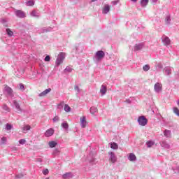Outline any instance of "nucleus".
Here are the masks:
<instances>
[{
	"label": "nucleus",
	"mask_w": 179,
	"mask_h": 179,
	"mask_svg": "<svg viewBox=\"0 0 179 179\" xmlns=\"http://www.w3.org/2000/svg\"><path fill=\"white\" fill-rule=\"evenodd\" d=\"M149 3V0H141V5L142 6H146Z\"/></svg>",
	"instance_id": "nucleus-25"
},
{
	"label": "nucleus",
	"mask_w": 179,
	"mask_h": 179,
	"mask_svg": "<svg viewBox=\"0 0 179 179\" xmlns=\"http://www.w3.org/2000/svg\"><path fill=\"white\" fill-rule=\"evenodd\" d=\"M87 122H86V117L83 116V118L80 120V124L82 128H86V124Z\"/></svg>",
	"instance_id": "nucleus-12"
},
{
	"label": "nucleus",
	"mask_w": 179,
	"mask_h": 179,
	"mask_svg": "<svg viewBox=\"0 0 179 179\" xmlns=\"http://www.w3.org/2000/svg\"><path fill=\"white\" fill-rule=\"evenodd\" d=\"M19 143H20V145H24V143H26V140L25 139H20L19 141Z\"/></svg>",
	"instance_id": "nucleus-39"
},
{
	"label": "nucleus",
	"mask_w": 179,
	"mask_h": 179,
	"mask_svg": "<svg viewBox=\"0 0 179 179\" xmlns=\"http://www.w3.org/2000/svg\"><path fill=\"white\" fill-rule=\"evenodd\" d=\"M91 114H96L97 113V108L94 106H92L90 109Z\"/></svg>",
	"instance_id": "nucleus-23"
},
{
	"label": "nucleus",
	"mask_w": 179,
	"mask_h": 179,
	"mask_svg": "<svg viewBox=\"0 0 179 179\" xmlns=\"http://www.w3.org/2000/svg\"><path fill=\"white\" fill-rule=\"evenodd\" d=\"M5 94H6L8 97H10L11 99L15 96L13 94V90H6Z\"/></svg>",
	"instance_id": "nucleus-13"
},
{
	"label": "nucleus",
	"mask_w": 179,
	"mask_h": 179,
	"mask_svg": "<svg viewBox=\"0 0 179 179\" xmlns=\"http://www.w3.org/2000/svg\"><path fill=\"white\" fill-rule=\"evenodd\" d=\"M30 129H31L30 125H26L22 128V131H30Z\"/></svg>",
	"instance_id": "nucleus-32"
},
{
	"label": "nucleus",
	"mask_w": 179,
	"mask_h": 179,
	"mask_svg": "<svg viewBox=\"0 0 179 179\" xmlns=\"http://www.w3.org/2000/svg\"><path fill=\"white\" fill-rule=\"evenodd\" d=\"M34 5V0H30L27 3V6H33Z\"/></svg>",
	"instance_id": "nucleus-34"
},
{
	"label": "nucleus",
	"mask_w": 179,
	"mask_h": 179,
	"mask_svg": "<svg viewBox=\"0 0 179 179\" xmlns=\"http://www.w3.org/2000/svg\"><path fill=\"white\" fill-rule=\"evenodd\" d=\"M16 16H17V17H26V14L24 13V12L20 10H17L16 12Z\"/></svg>",
	"instance_id": "nucleus-8"
},
{
	"label": "nucleus",
	"mask_w": 179,
	"mask_h": 179,
	"mask_svg": "<svg viewBox=\"0 0 179 179\" xmlns=\"http://www.w3.org/2000/svg\"><path fill=\"white\" fill-rule=\"evenodd\" d=\"M162 85L161 83H157L155 85V90H162Z\"/></svg>",
	"instance_id": "nucleus-18"
},
{
	"label": "nucleus",
	"mask_w": 179,
	"mask_h": 179,
	"mask_svg": "<svg viewBox=\"0 0 179 179\" xmlns=\"http://www.w3.org/2000/svg\"><path fill=\"white\" fill-rule=\"evenodd\" d=\"M165 73L167 74V75H170L171 73V69H166L165 70Z\"/></svg>",
	"instance_id": "nucleus-44"
},
{
	"label": "nucleus",
	"mask_w": 179,
	"mask_h": 179,
	"mask_svg": "<svg viewBox=\"0 0 179 179\" xmlns=\"http://www.w3.org/2000/svg\"><path fill=\"white\" fill-rule=\"evenodd\" d=\"M13 105L15 106L16 110H17V111H20V113H22V108H20V105L19 104L18 102L16 101V100H14L13 101Z\"/></svg>",
	"instance_id": "nucleus-11"
},
{
	"label": "nucleus",
	"mask_w": 179,
	"mask_h": 179,
	"mask_svg": "<svg viewBox=\"0 0 179 179\" xmlns=\"http://www.w3.org/2000/svg\"><path fill=\"white\" fill-rule=\"evenodd\" d=\"M3 110H4L5 111H9V107H8V105H3Z\"/></svg>",
	"instance_id": "nucleus-38"
},
{
	"label": "nucleus",
	"mask_w": 179,
	"mask_h": 179,
	"mask_svg": "<svg viewBox=\"0 0 179 179\" xmlns=\"http://www.w3.org/2000/svg\"><path fill=\"white\" fill-rule=\"evenodd\" d=\"M159 143L162 148H164V149H170V145L168 144V143L166 141H160Z\"/></svg>",
	"instance_id": "nucleus-9"
},
{
	"label": "nucleus",
	"mask_w": 179,
	"mask_h": 179,
	"mask_svg": "<svg viewBox=\"0 0 179 179\" xmlns=\"http://www.w3.org/2000/svg\"><path fill=\"white\" fill-rule=\"evenodd\" d=\"M142 48H143L142 44L136 45L134 46V51H139L140 50H142Z\"/></svg>",
	"instance_id": "nucleus-19"
},
{
	"label": "nucleus",
	"mask_w": 179,
	"mask_h": 179,
	"mask_svg": "<svg viewBox=\"0 0 179 179\" xmlns=\"http://www.w3.org/2000/svg\"><path fill=\"white\" fill-rule=\"evenodd\" d=\"M132 2H136L138 0H131Z\"/></svg>",
	"instance_id": "nucleus-54"
},
{
	"label": "nucleus",
	"mask_w": 179,
	"mask_h": 179,
	"mask_svg": "<svg viewBox=\"0 0 179 179\" xmlns=\"http://www.w3.org/2000/svg\"><path fill=\"white\" fill-rule=\"evenodd\" d=\"M55 132V131L54 130V129H52V128L48 129L45 132V136L46 138H50V136H52V135H54Z\"/></svg>",
	"instance_id": "nucleus-4"
},
{
	"label": "nucleus",
	"mask_w": 179,
	"mask_h": 179,
	"mask_svg": "<svg viewBox=\"0 0 179 179\" xmlns=\"http://www.w3.org/2000/svg\"><path fill=\"white\" fill-rule=\"evenodd\" d=\"M143 71H145V72H148V71L150 69V66H149V64H145V66H143Z\"/></svg>",
	"instance_id": "nucleus-30"
},
{
	"label": "nucleus",
	"mask_w": 179,
	"mask_h": 179,
	"mask_svg": "<svg viewBox=\"0 0 179 179\" xmlns=\"http://www.w3.org/2000/svg\"><path fill=\"white\" fill-rule=\"evenodd\" d=\"M50 59H51V57H50L48 55L45 57V61L46 62H50Z\"/></svg>",
	"instance_id": "nucleus-41"
},
{
	"label": "nucleus",
	"mask_w": 179,
	"mask_h": 179,
	"mask_svg": "<svg viewBox=\"0 0 179 179\" xmlns=\"http://www.w3.org/2000/svg\"><path fill=\"white\" fill-rule=\"evenodd\" d=\"M126 103H127V104H131V99H126L125 101Z\"/></svg>",
	"instance_id": "nucleus-50"
},
{
	"label": "nucleus",
	"mask_w": 179,
	"mask_h": 179,
	"mask_svg": "<svg viewBox=\"0 0 179 179\" xmlns=\"http://www.w3.org/2000/svg\"><path fill=\"white\" fill-rule=\"evenodd\" d=\"M108 12H110V6H108V4H106L103 9V13L106 15V13H108Z\"/></svg>",
	"instance_id": "nucleus-14"
},
{
	"label": "nucleus",
	"mask_w": 179,
	"mask_h": 179,
	"mask_svg": "<svg viewBox=\"0 0 179 179\" xmlns=\"http://www.w3.org/2000/svg\"><path fill=\"white\" fill-rule=\"evenodd\" d=\"M64 111H66V113H69V111H71V107L69 106V105H64Z\"/></svg>",
	"instance_id": "nucleus-28"
},
{
	"label": "nucleus",
	"mask_w": 179,
	"mask_h": 179,
	"mask_svg": "<svg viewBox=\"0 0 179 179\" xmlns=\"http://www.w3.org/2000/svg\"><path fill=\"white\" fill-rule=\"evenodd\" d=\"M110 148H111V149H114V150L118 149V144L113 142L110 144Z\"/></svg>",
	"instance_id": "nucleus-26"
},
{
	"label": "nucleus",
	"mask_w": 179,
	"mask_h": 179,
	"mask_svg": "<svg viewBox=\"0 0 179 179\" xmlns=\"http://www.w3.org/2000/svg\"><path fill=\"white\" fill-rule=\"evenodd\" d=\"M153 2H157V0H152Z\"/></svg>",
	"instance_id": "nucleus-55"
},
{
	"label": "nucleus",
	"mask_w": 179,
	"mask_h": 179,
	"mask_svg": "<svg viewBox=\"0 0 179 179\" xmlns=\"http://www.w3.org/2000/svg\"><path fill=\"white\" fill-rule=\"evenodd\" d=\"M46 179H48V178H46Z\"/></svg>",
	"instance_id": "nucleus-58"
},
{
	"label": "nucleus",
	"mask_w": 179,
	"mask_h": 179,
	"mask_svg": "<svg viewBox=\"0 0 179 179\" xmlns=\"http://www.w3.org/2000/svg\"><path fill=\"white\" fill-rule=\"evenodd\" d=\"M146 145H147L148 148H152V146H153V145H155V142H153L152 141H147Z\"/></svg>",
	"instance_id": "nucleus-27"
},
{
	"label": "nucleus",
	"mask_w": 179,
	"mask_h": 179,
	"mask_svg": "<svg viewBox=\"0 0 179 179\" xmlns=\"http://www.w3.org/2000/svg\"><path fill=\"white\" fill-rule=\"evenodd\" d=\"M118 2H120V1L117 0V1H112L113 5H117V3H118Z\"/></svg>",
	"instance_id": "nucleus-48"
},
{
	"label": "nucleus",
	"mask_w": 179,
	"mask_h": 179,
	"mask_svg": "<svg viewBox=\"0 0 179 179\" xmlns=\"http://www.w3.org/2000/svg\"><path fill=\"white\" fill-rule=\"evenodd\" d=\"M172 170L174 171V173H179V166H176V168H172Z\"/></svg>",
	"instance_id": "nucleus-37"
},
{
	"label": "nucleus",
	"mask_w": 179,
	"mask_h": 179,
	"mask_svg": "<svg viewBox=\"0 0 179 179\" xmlns=\"http://www.w3.org/2000/svg\"><path fill=\"white\" fill-rule=\"evenodd\" d=\"M57 145L58 143L56 141H52L49 142L50 148H55V146H57Z\"/></svg>",
	"instance_id": "nucleus-20"
},
{
	"label": "nucleus",
	"mask_w": 179,
	"mask_h": 179,
	"mask_svg": "<svg viewBox=\"0 0 179 179\" xmlns=\"http://www.w3.org/2000/svg\"><path fill=\"white\" fill-rule=\"evenodd\" d=\"M48 90H51V89H49Z\"/></svg>",
	"instance_id": "nucleus-57"
},
{
	"label": "nucleus",
	"mask_w": 179,
	"mask_h": 179,
	"mask_svg": "<svg viewBox=\"0 0 179 179\" xmlns=\"http://www.w3.org/2000/svg\"><path fill=\"white\" fill-rule=\"evenodd\" d=\"M48 173H49L48 169H45V170L43 171V174L44 176H47L48 174Z\"/></svg>",
	"instance_id": "nucleus-42"
},
{
	"label": "nucleus",
	"mask_w": 179,
	"mask_h": 179,
	"mask_svg": "<svg viewBox=\"0 0 179 179\" xmlns=\"http://www.w3.org/2000/svg\"><path fill=\"white\" fill-rule=\"evenodd\" d=\"M53 122H58L59 121V116H55L52 119Z\"/></svg>",
	"instance_id": "nucleus-36"
},
{
	"label": "nucleus",
	"mask_w": 179,
	"mask_h": 179,
	"mask_svg": "<svg viewBox=\"0 0 179 179\" xmlns=\"http://www.w3.org/2000/svg\"><path fill=\"white\" fill-rule=\"evenodd\" d=\"M13 128V126L12 124L7 123L6 124L4 129H6V131H10V129H12Z\"/></svg>",
	"instance_id": "nucleus-21"
},
{
	"label": "nucleus",
	"mask_w": 179,
	"mask_h": 179,
	"mask_svg": "<svg viewBox=\"0 0 179 179\" xmlns=\"http://www.w3.org/2000/svg\"><path fill=\"white\" fill-rule=\"evenodd\" d=\"M173 113L178 116L179 117V109L178 108H173Z\"/></svg>",
	"instance_id": "nucleus-33"
},
{
	"label": "nucleus",
	"mask_w": 179,
	"mask_h": 179,
	"mask_svg": "<svg viewBox=\"0 0 179 179\" xmlns=\"http://www.w3.org/2000/svg\"><path fill=\"white\" fill-rule=\"evenodd\" d=\"M128 160L130 162H136V155L134 153H130L128 157Z\"/></svg>",
	"instance_id": "nucleus-10"
},
{
	"label": "nucleus",
	"mask_w": 179,
	"mask_h": 179,
	"mask_svg": "<svg viewBox=\"0 0 179 179\" xmlns=\"http://www.w3.org/2000/svg\"><path fill=\"white\" fill-rule=\"evenodd\" d=\"M19 89H20V90H24V85L23 84H20L19 85Z\"/></svg>",
	"instance_id": "nucleus-43"
},
{
	"label": "nucleus",
	"mask_w": 179,
	"mask_h": 179,
	"mask_svg": "<svg viewBox=\"0 0 179 179\" xmlns=\"http://www.w3.org/2000/svg\"><path fill=\"white\" fill-rule=\"evenodd\" d=\"M31 15H32V16H36V11H32L31 13Z\"/></svg>",
	"instance_id": "nucleus-52"
},
{
	"label": "nucleus",
	"mask_w": 179,
	"mask_h": 179,
	"mask_svg": "<svg viewBox=\"0 0 179 179\" xmlns=\"http://www.w3.org/2000/svg\"><path fill=\"white\" fill-rule=\"evenodd\" d=\"M137 121L141 127H145V125H148V119L143 115L138 117Z\"/></svg>",
	"instance_id": "nucleus-3"
},
{
	"label": "nucleus",
	"mask_w": 179,
	"mask_h": 179,
	"mask_svg": "<svg viewBox=\"0 0 179 179\" xmlns=\"http://www.w3.org/2000/svg\"><path fill=\"white\" fill-rule=\"evenodd\" d=\"M6 142H8V138H6V137H2L1 138L0 145H6Z\"/></svg>",
	"instance_id": "nucleus-24"
},
{
	"label": "nucleus",
	"mask_w": 179,
	"mask_h": 179,
	"mask_svg": "<svg viewBox=\"0 0 179 179\" xmlns=\"http://www.w3.org/2000/svg\"><path fill=\"white\" fill-rule=\"evenodd\" d=\"M62 127L64 128V129H68V128H69V124H68L66 122H63L62 124Z\"/></svg>",
	"instance_id": "nucleus-31"
},
{
	"label": "nucleus",
	"mask_w": 179,
	"mask_h": 179,
	"mask_svg": "<svg viewBox=\"0 0 179 179\" xmlns=\"http://www.w3.org/2000/svg\"><path fill=\"white\" fill-rule=\"evenodd\" d=\"M101 90H107V87H106V85H103Z\"/></svg>",
	"instance_id": "nucleus-49"
},
{
	"label": "nucleus",
	"mask_w": 179,
	"mask_h": 179,
	"mask_svg": "<svg viewBox=\"0 0 179 179\" xmlns=\"http://www.w3.org/2000/svg\"><path fill=\"white\" fill-rule=\"evenodd\" d=\"M24 177V175L23 173H20L15 176V179H22Z\"/></svg>",
	"instance_id": "nucleus-35"
},
{
	"label": "nucleus",
	"mask_w": 179,
	"mask_h": 179,
	"mask_svg": "<svg viewBox=\"0 0 179 179\" xmlns=\"http://www.w3.org/2000/svg\"><path fill=\"white\" fill-rule=\"evenodd\" d=\"M36 162H38L39 163H43V158L36 159Z\"/></svg>",
	"instance_id": "nucleus-47"
},
{
	"label": "nucleus",
	"mask_w": 179,
	"mask_h": 179,
	"mask_svg": "<svg viewBox=\"0 0 179 179\" xmlns=\"http://www.w3.org/2000/svg\"><path fill=\"white\" fill-rule=\"evenodd\" d=\"M61 151L58 148H55L52 152V156H59Z\"/></svg>",
	"instance_id": "nucleus-16"
},
{
	"label": "nucleus",
	"mask_w": 179,
	"mask_h": 179,
	"mask_svg": "<svg viewBox=\"0 0 179 179\" xmlns=\"http://www.w3.org/2000/svg\"><path fill=\"white\" fill-rule=\"evenodd\" d=\"M65 55L66 54L64 52H60L58 55L57 58L56 59V65H57V66H59V65H61V64L64 62V60L65 59Z\"/></svg>",
	"instance_id": "nucleus-2"
},
{
	"label": "nucleus",
	"mask_w": 179,
	"mask_h": 179,
	"mask_svg": "<svg viewBox=\"0 0 179 179\" xmlns=\"http://www.w3.org/2000/svg\"><path fill=\"white\" fill-rule=\"evenodd\" d=\"M6 33L9 37H12L13 36V31L10 30V29H6Z\"/></svg>",
	"instance_id": "nucleus-29"
},
{
	"label": "nucleus",
	"mask_w": 179,
	"mask_h": 179,
	"mask_svg": "<svg viewBox=\"0 0 179 179\" xmlns=\"http://www.w3.org/2000/svg\"><path fill=\"white\" fill-rule=\"evenodd\" d=\"M95 1H97V0H92V2H95Z\"/></svg>",
	"instance_id": "nucleus-56"
},
{
	"label": "nucleus",
	"mask_w": 179,
	"mask_h": 179,
	"mask_svg": "<svg viewBox=\"0 0 179 179\" xmlns=\"http://www.w3.org/2000/svg\"><path fill=\"white\" fill-rule=\"evenodd\" d=\"M64 106H65V102L61 101L58 105H57V110H64Z\"/></svg>",
	"instance_id": "nucleus-17"
},
{
	"label": "nucleus",
	"mask_w": 179,
	"mask_h": 179,
	"mask_svg": "<svg viewBox=\"0 0 179 179\" xmlns=\"http://www.w3.org/2000/svg\"><path fill=\"white\" fill-rule=\"evenodd\" d=\"M162 43H164V45H170L171 41L170 40V38L164 35L162 38Z\"/></svg>",
	"instance_id": "nucleus-5"
},
{
	"label": "nucleus",
	"mask_w": 179,
	"mask_h": 179,
	"mask_svg": "<svg viewBox=\"0 0 179 179\" xmlns=\"http://www.w3.org/2000/svg\"><path fill=\"white\" fill-rule=\"evenodd\" d=\"M160 92H162V91H160V90H156V92H157V93H160Z\"/></svg>",
	"instance_id": "nucleus-53"
},
{
	"label": "nucleus",
	"mask_w": 179,
	"mask_h": 179,
	"mask_svg": "<svg viewBox=\"0 0 179 179\" xmlns=\"http://www.w3.org/2000/svg\"><path fill=\"white\" fill-rule=\"evenodd\" d=\"M4 89L6 90H12V89H10V87H8V85H4Z\"/></svg>",
	"instance_id": "nucleus-46"
},
{
	"label": "nucleus",
	"mask_w": 179,
	"mask_h": 179,
	"mask_svg": "<svg viewBox=\"0 0 179 179\" xmlns=\"http://www.w3.org/2000/svg\"><path fill=\"white\" fill-rule=\"evenodd\" d=\"M108 155H109L108 161L110 162V163H112V164H115L117 160L115 153L113 151H110L108 152Z\"/></svg>",
	"instance_id": "nucleus-1"
},
{
	"label": "nucleus",
	"mask_w": 179,
	"mask_h": 179,
	"mask_svg": "<svg viewBox=\"0 0 179 179\" xmlns=\"http://www.w3.org/2000/svg\"><path fill=\"white\" fill-rule=\"evenodd\" d=\"M99 93L101 94V96H104V94L107 93V90H100Z\"/></svg>",
	"instance_id": "nucleus-40"
},
{
	"label": "nucleus",
	"mask_w": 179,
	"mask_h": 179,
	"mask_svg": "<svg viewBox=\"0 0 179 179\" xmlns=\"http://www.w3.org/2000/svg\"><path fill=\"white\" fill-rule=\"evenodd\" d=\"M164 135L166 138H171V131L165 129L164 131Z\"/></svg>",
	"instance_id": "nucleus-15"
},
{
	"label": "nucleus",
	"mask_w": 179,
	"mask_h": 179,
	"mask_svg": "<svg viewBox=\"0 0 179 179\" xmlns=\"http://www.w3.org/2000/svg\"><path fill=\"white\" fill-rule=\"evenodd\" d=\"M50 92H51V90H45V91L42 92L41 93L39 94V97H43V96H45L46 94H48V93H50Z\"/></svg>",
	"instance_id": "nucleus-22"
},
{
	"label": "nucleus",
	"mask_w": 179,
	"mask_h": 179,
	"mask_svg": "<svg viewBox=\"0 0 179 179\" xmlns=\"http://www.w3.org/2000/svg\"><path fill=\"white\" fill-rule=\"evenodd\" d=\"M106 53L103 50H99L96 52V57L97 59H103V57H105Z\"/></svg>",
	"instance_id": "nucleus-6"
},
{
	"label": "nucleus",
	"mask_w": 179,
	"mask_h": 179,
	"mask_svg": "<svg viewBox=\"0 0 179 179\" xmlns=\"http://www.w3.org/2000/svg\"><path fill=\"white\" fill-rule=\"evenodd\" d=\"M74 90H79V86L75 85Z\"/></svg>",
	"instance_id": "nucleus-51"
},
{
	"label": "nucleus",
	"mask_w": 179,
	"mask_h": 179,
	"mask_svg": "<svg viewBox=\"0 0 179 179\" xmlns=\"http://www.w3.org/2000/svg\"><path fill=\"white\" fill-rule=\"evenodd\" d=\"M62 178L63 179H70L73 178V173L72 172H67L64 174L62 175Z\"/></svg>",
	"instance_id": "nucleus-7"
},
{
	"label": "nucleus",
	"mask_w": 179,
	"mask_h": 179,
	"mask_svg": "<svg viewBox=\"0 0 179 179\" xmlns=\"http://www.w3.org/2000/svg\"><path fill=\"white\" fill-rule=\"evenodd\" d=\"M11 150H13V152H16L17 150V148L13 146L10 148Z\"/></svg>",
	"instance_id": "nucleus-45"
}]
</instances>
